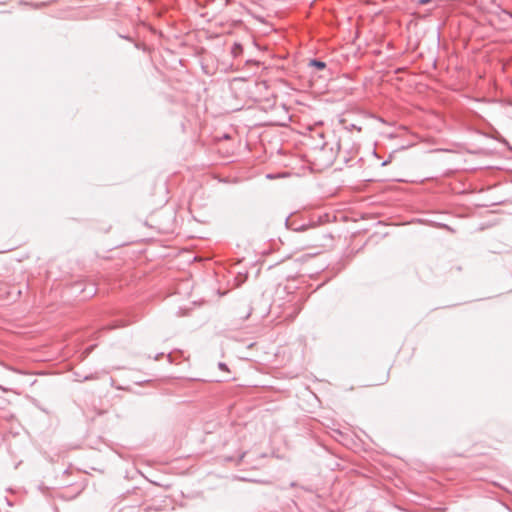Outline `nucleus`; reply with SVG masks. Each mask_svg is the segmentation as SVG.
Listing matches in <instances>:
<instances>
[{
    "label": "nucleus",
    "mask_w": 512,
    "mask_h": 512,
    "mask_svg": "<svg viewBox=\"0 0 512 512\" xmlns=\"http://www.w3.org/2000/svg\"><path fill=\"white\" fill-rule=\"evenodd\" d=\"M241 50H242L241 45H240V44H238V43H235V44H234V46H233L232 52H233L234 54H236V51H239V52H240Z\"/></svg>",
    "instance_id": "obj_4"
},
{
    "label": "nucleus",
    "mask_w": 512,
    "mask_h": 512,
    "mask_svg": "<svg viewBox=\"0 0 512 512\" xmlns=\"http://www.w3.org/2000/svg\"><path fill=\"white\" fill-rule=\"evenodd\" d=\"M218 367H219V369H221V370H223V371H228V367H227V365H226L225 363H223V362H220V363L218 364Z\"/></svg>",
    "instance_id": "obj_5"
},
{
    "label": "nucleus",
    "mask_w": 512,
    "mask_h": 512,
    "mask_svg": "<svg viewBox=\"0 0 512 512\" xmlns=\"http://www.w3.org/2000/svg\"><path fill=\"white\" fill-rule=\"evenodd\" d=\"M285 225L288 229L293 231H305L309 227H314L315 225L312 223L308 224H298L295 220H292L291 218H286Z\"/></svg>",
    "instance_id": "obj_1"
},
{
    "label": "nucleus",
    "mask_w": 512,
    "mask_h": 512,
    "mask_svg": "<svg viewBox=\"0 0 512 512\" xmlns=\"http://www.w3.org/2000/svg\"><path fill=\"white\" fill-rule=\"evenodd\" d=\"M309 66L315 67L318 70H323L326 68V63L318 59H312L309 62Z\"/></svg>",
    "instance_id": "obj_2"
},
{
    "label": "nucleus",
    "mask_w": 512,
    "mask_h": 512,
    "mask_svg": "<svg viewBox=\"0 0 512 512\" xmlns=\"http://www.w3.org/2000/svg\"><path fill=\"white\" fill-rule=\"evenodd\" d=\"M94 348H95V345H91V346L87 347L83 352L84 356L85 357L88 356L93 351Z\"/></svg>",
    "instance_id": "obj_3"
},
{
    "label": "nucleus",
    "mask_w": 512,
    "mask_h": 512,
    "mask_svg": "<svg viewBox=\"0 0 512 512\" xmlns=\"http://www.w3.org/2000/svg\"><path fill=\"white\" fill-rule=\"evenodd\" d=\"M162 355H163V353L157 354L155 357V360H158L160 358V356H162Z\"/></svg>",
    "instance_id": "obj_7"
},
{
    "label": "nucleus",
    "mask_w": 512,
    "mask_h": 512,
    "mask_svg": "<svg viewBox=\"0 0 512 512\" xmlns=\"http://www.w3.org/2000/svg\"><path fill=\"white\" fill-rule=\"evenodd\" d=\"M0 389H1L2 391H6V389H4V388H3V387H1V386H0Z\"/></svg>",
    "instance_id": "obj_8"
},
{
    "label": "nucleus",
    "mask_w": 512,
    "mask_h": 512,
    "mask_svg": "<svg viewBox=\"0 0 512 512\" xmlns=\"http://www.w3.org/2000/svg\"><path fill=\"white\" fill-rule=\"evenodd\" d=\"M96 377H94L93 375H88V376H85L84 377V381H87V380H91V379H95Z\"/></svg>",
    "instance_id": "obj_6"
}]
</instances>
